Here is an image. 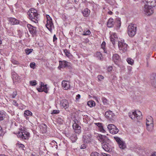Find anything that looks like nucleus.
I'll list each match as a JSON object with an SVG mask.
<instances>
[{
	"label": "nucleus",
	"instance_id": "f257e3e1",
	"mask_svg": "<svg viewBox=\"0 0 156 156\" xmlns=\"http://www.w3.org/2000/svg\"><path fill=\"white\" fill-rule=\"evenodd\" d=\"M144 4L143 10L147 15H150L154 12L153 7L156 5L155 0H144Z\"/></svg>",
	"mask_w": 156,
	"mask_h": 156
},
{
	"label": "nucleus",
	"instance_id": "f03ea898",
	"mask_svg": "<svg viewBox=\"0 0 156 156\" xmlns=\"http://www.w3.org/2000/svg\"><path fill=\"white\" fill-rule=\"evenodd\" d=\"M27 14L30 20L36 23H38L39 20V15L36 10L33 8L30 9L27 12Z\"/></svg>",
	"mask_w": 156,
	"mask_h": 156
},
{
	"label": "nucleus",
	"instance_id": "7ed1b4c3",
	"mask_svg": "<svg viewBox=\"0 0 156 156\" xmlns=\"http://www.w3.org/2000/svg\"><path fill=\"white\" fill-rule=\"evenodd\" d=\"M137 27L135 24H130L127 28L128 34L130 37H133L136 34Z\"/></svg>",
	"mask_w": 156,
	"mask_h": 156
},
{
	"label": "nucleus",
	"instance_id": "20e7f679",
	"mask_svg": "<svg viewBox=\"0 0 156 156\" xmlns=\"http://www.w3.org/2000/svg\"><path fill=\"white\" fill-rule=\"evenodd\" d=\"M129 116L132 119H140L142 116L141 113L139 111H134L129 113Z\"/></svg>",
	"mask_w": 156,
	"mask_h": 156
},
{
	"label": "nucleus",
	"instance_id": "39448f33",
	"mask_svg": "<svg viewBox=\"0 0 156 156\" xmlns=\"http://www.w3.org/2000/svg\"><path fill=\"white\" fill-rule=\"evenodd\" d=\"M30 133L25 130H21L19 132L17 136L22 140L28 139L30 136Z\"/></svg>",
	"mask_w": 156,
	"mask_h": 156
},
{
	"label": "nucleus",
	"instance_id": "423d86ee",
	"mask_svg": "<svg viewBox=\"0 0 156 156\" xmlns=\"http://www.w3.org/2000/svg\"><path fill=\"white\" fill-rule=\"evenodd\" d=\"M107 128L110 133L113 134L117 133L119 131V130L117 127L113 124L108 125Z\"/></svg>",
	"mask_w": 156,
	"mask_h": 156
},
{
	"label": "nucleus",
	"instance_id": "0eeeda50",
	"mask_svg": "<svg viewBox=\"0 0 156 156\" xmlns=\"http://www.w3.org/2000/svg\"><path fill=\"white\" fill-rule=\"evenodd\" d=\"M114 138L117 143L119 147L121 149H124L126 147V144L120 138L118 137H114Z\"/></svg>",
	"mask_w": 156,
	"mask_h": 156
},
{
	"label": "nucleus",
	"instance_id": "6e6552de",
	"mask_svg": "<svg viewBox=\"0 0 156 156\" xmlns=\"http://www.w3.org/2000/svg\"><path fill=\"white\" fill-rule=\"evenodd\" d=\"M118 47L120 50L122 52L126 51L127 49V45L124 41L118 42Z\"/></svg>",
	"mask_w": 156,
	"mask_h": 156
},
{
	"label": "nucleus",
	"instance_id": "1a4fd4ad",
	"mask_svg": "<svg viewBox=\"0 0 156 156\" xmlns=\"http://www.w3.org/2000/svg\"><path fill=\"white\" fill-rule=\"evenodd\" d=\"M40 85V87L37 88L38 91L39 92L44 91L46 93H48V89L47 87V84H44L43 82H41Z\"/></svg>",
	"mask_w": 156,
	"mask_h": 156
},
{
	"label": "nucleus",
	"instance_id": "9d476101",
	"mask_svg": "<svg viewBox=\"0 0 156 156\" xmlns=\"http://www.w3.org/2000/svg\"><path fill=\"white\" fill-rule=\"evenodd\" d=\"M97 136V139L101 143V144L107 142L108 140V137L105 136L98 134Z\"/></svg>",
	"mask_w": 156,
	"mask_h": 156
},
{
	"label": "nucleus",
	"instance_id": "9b49d317",
	"mask_svg": "<svg viewBox=\"0 0 156 156\" xmlns=\"http://www.w3.org/2000/svg\"><path fill=\"white\" fill-rule=\"evenodd\" d=\"M105 116L106 118L109 119L111 121L113 120L115 115L112 111H109L106 112Z\"/></svg>",
	"mask_w": 156,
	"mask_h": 156
},
{
	"label": "nucleus",
	"instance_id": "f8f14e48",
	"mask_svg": "<svg viewBox=\"0 0 156 156\" xmlns=\"http://www.w3.org/2000/svg\"><path fill=\"white\" fill-rule=\"evenodd\" d=\"M59 65L58 67L59 69L66 67L70 66V64L66 61H59Z\"/></svg>",
	"mask_w": 156,
	"mask_h": 156
},
{
	"label": "nucleus",
	"instance_id": "ddd939ff",
	"mask_svg": "<svg viewBox=\"0 0 156 156\" xmlns=\"http://www.w3.org/2000/svg\"><path fill=\"white\" fill-rule=\"evenodd\" d=\"M27 26L28 28L29 32L31 34H35L37 33L36 28V27H34L30 24H27Z\"/></svg>",
	"mask_w": 156,
	"mask_h": 156
},
{
	"label": "nucleus",
	"instance_id": "4468645a",
	"mask_svg": "<svg viewBox=\"0 0 156 156\" xmlns=\"http://www.w3.org/2000/svg\"><path fill=\"white\" fill-rule=\"evenodd\" d=\"M110 39L113 44L114 45L115 43L118 41V37L116 34L113 33V34L110 36Z\"/></svg>",
	"mask_w": 156,
	"mask_h": 156
},
{
	"label": "nucleus",
	"instance_id": "2eb2a0df",
	"mask_svg": "<svg viewBox=\"0 0 156 156\" xmlns=\"http://www.w3.org/2000/svg\"><path fill=\"white\" fill-rule=\"evenodd\" d=\"M47 24H46V27L48 30L51 31L52 30V28L54 27L52 20H47Z\"/></svg>",
	"mask_w": 156,
	"mask_h": 156
},
{
	"label": "nucleus",
	"instance_id": "dca6fc26",
	"mask_svg": "<svg viewBox=\"0 0 156 156\" xmlns=\"http://www.w3.org/2000/svg\"><path fill=\"white\" fill-rule=\"evenodd\" d=\"M9 24L12 25L18 24L19 23L18 20L14 18H9Z\"/></svg>",
	"mask_w": 156,
	"mask_h": 156
},
{
	"label": "nucleus",
	"instance_id": "f3484780",
	"mask_svg": "<svg viewBox=\"0 0 156 156\" xmlns=\"http://www.w3.org/2000/svg\"><path fill=\"white\" fill-rule=\"evenodd\" d=\"M62 87L64 90H67L70 87L69 82L66 80H63L62 82Z\"/></svg>",
	"mask_w": 156,
	"mask_h": 156
},
{
	"label": "nucleus",
	"instance_id": "a211bd4d",
	"mask_svg": "<svg viewBox=\"0 0 156 156\" xmlns=\"http://www.w3.org/2000/svg\"><path fill=\"white\" fill-rule=\"evenodd\" d=\"M60 104L65 109L68 108L69 107L68 101L66 99H63L60 102Z\"/></svg>",
	"mask_w": 156,
	"mask_h": 156
},
{
	"label": "nucleus",
	"instance_id": "6ab92c4d",
	"mask_svg": "<svg viewBox=\"0 0 156 156\" xmlns=\"http://www.w3.org/2000/svg\"><path fill=\"white\" fill-rule=\"evenodd\" d=\"M73 127L76 133H79L80 132V127L77 123L75 122L73 125Z\"/></svg>",
	"mask_w": 156,
	"mask_h": 156
},
{
	"label": "nucleus",
	"instance_id": "aec40b11",
	"mask_svg": "<svg viewBox=\"0 0 156 156\" xmlns=\"http://www.w3.org/2000/svg\"><path fill=\"white\" fill-rule=\"evenodd\" d=\"M150 124H153V120L152 117L150 116H148L146 119V125L148 126Z\"/></svg>",
	"mask_w": 156,
	"mask_h": 156
},
{
	"label": "nucleus",
	"instance_id": "412c9836",
	"mask_svg": "<svg viewBox=\"0 0 156 156\" xmlns=\"http://www.w3.org/2000/svg\"><path fill=\"white\" fill-rule=\"evenodd\" d=\"M94 124L95 125L97 126H98L99 128V130H100V131L102 133H105V130L104 129L103 126L102 125V123H100V122H98V123H95Z\"/></svg>",
	"mask_w": 156,
	"mask_h": 156
},
{
	"label": "nucleus",
	"instance_id": "4be33fe9",
	"mask_svg": "<svg viewBox=\"0 0 156 156\" xmlns=\"http://www.w3.org/2000/svg\"><path fill=\"white\" fill-rule=\"evenodd\" d=\"M109 144L107 143V142L102 144V147L103 149L106 151H109L110 147H109Z\"/></svg>",
	"mask_w": 156,
	"mask_h": 156
},
{
	"label": "nucleus",
	"instance_id": "5701e85b",
	"mask_svg": "<svg viewBox=\"0 0 156 156\" xmlns=\"http://www.w3.org/2000/svg\"><path fill=\"white\" fill-rule=\"evenodd\" d=\"M119 56L117 54H115L113 55L112 59L115 64H117V63L118 61H119Z\"/></svg>",
	"mask_w": 156,
	"mask_h": 156
},
{
	"label": "nucleus",
	"instance_id": "b1692460",
	"mask_svg": "<svg viewBox=\"0 0 156 156\" xmlns=\"http://www.w3.org/2000/svg\"><path fill=\"white\" fill-rule=\"evenodd\" d=\"M113 20V19L112 18H110L108 20L107 23L108 27H112L113 26L114 24Z\"/></svg>",
	"mask_w": 156,
	"mask_h": 156
},
{
	"label": "nucleus",
	"instance_id": "393cba45",
	"mask_svg": "<svg viewBox=\"0 0 156 156\" xmlns=\"http://www.w3.org/2000/svg\"><path fill=\"white\" fill-rule=\"evenodd\" d=\"M12 78L13 80H15L16 82H19L20 81V77L16 73H14L13 75Z\"/></svg>",
	"mask_w": 156,
	"mask_h": 156
},
{
	"label": "nucleus",
	"instance_id": "a878e982",
	"mask_svg": "<svg viewBox=\"0 0 156 156\" xmlns=\"http://www.w3.org/2000/svg\"><path fill=\"white\" fill-rule=\"evenodd\" d=\"M90 10L88 9H85L82 11V13L85 17L88 16L90 13Z\"/></svg>",
	"mask_w": 156,
	"mask_h": 156
},
{
	"label": "nucleus",
	"instance_id": "bb28decb",
	"mask_svg": "<svg viewBox=\"0 0 156 156\" xmlns=\"http://www.w3.org/2000/svg\"><path fill=\"white\" fill-rule=\"evenodd\" d=\"M47 127V126L45 124H43L41 126L40 129L43 133H44L46 132Z\"/></svg>",
	"mask_w": 156,
	"mask_h": 156
},
{
	"label": "nucleus",
	"instance_id": "cd10ccee",
	"mask_svg": "<svg viewBox=\"0 0 156 156\" xmlns=\"http://www.w3.org/2000/svg\"><path fill=\"white\" fill-rule=\"evenodd\" d=\"M95 56L98 59L101 60L102 59V57L101 54L99 52H97L95 54Z\"/></svg>",
	"mask_w": 156,
	"mask_h": 156
},
{
	"label": "nucleus",
	"instance_id": "c85d7f7f",
	"mask_svg": "<svg viewBox=\"0 0 156 156\" xmlns=\"http://www.w3.org/2000/svg\"><path fill=\"white\" fill-rule=\"evenodd\" d=\"M64 52L65 53L66 55L69 58H71L72 57V55L70 53L69 50L66 49L64 50Z\"/></svg>",
	"mask_w": 156,
	"mask_h": 156
},
{
	"label": "nucleus",
	"instance_id": "c756f323",
	"mask_svg": "<svg viewBox=\"0 0 156 156\" xmlns=\"http://www.w3.org/2000/svg\"><path fill=\"white\" fill-rule=\"evenodd\" d=\"M147 126V129L149 131H152L154 128V124H150Z\"/></svg>",
	"mask_w": 156,
	"mask_h": 156
},
{
	"label": "nucleus",
	"instance_id": "7c9ffc66",
	"mask_svg": "<svg viewBox=\"0 0 156 156\" xmlns=\"http://www.w3.org/2000/svg\"><path fill=\"white\" fill-rule=\"evenodd\" d=\"M87 105L90 107H91L95 105V103L94 101H90L87 102Z\"/></svg>",
	"mask_w": 156,
	"mask_h": 156
},
{
	"label": "nucleus",
	"instance_id": "2f4dec72",
	"mask_svg": "<svg viewBox=\"0 0 156 156\" xmlns=\"http://www.w3.org/2000/svg\"><path fill=\"white\" fill-rule=\"evenodd\" d=\"M5 116V114L4 112L0 111V121L3 120Z\"/></svg>",
	"mask_w": 156,
	"mask_h": 156
},
{
	"label": "nucleus",
	"instance_id": "473e14b6",
	"mask_svg": "<svg viewBox=\"0 0 156 156\" xmlns=\"http://www.w3.org/2000/svg\"><path fill=\"white\" fill-rule=\"evenodd\" d=\"M101 99L104 105H107L108 104V101L105 97H102Z\"/></svg>",
	"mask_w": 156,
	"mask_h": 156
},
{
	"label": "nucleus",
	"instance_id": "72a5a7b5",
	"mask_svg": "<svg viewBox=\"0 0 156 156\" xmlns=\"http://www.w3.org/2000/svg\"><path fill=\"white\" fill-rule=\"evenodd\" d=\"M32 114V113L29 110L25 111L24 113L25 116H31Z\"/></svg>",
	"mask_w": 156,
	"mask_h": 156
},
{
	"label": "nucleus",
	"instance_id": "f704fd0d",
	"mask_svg": "<svg viewBox=\"0 0 156 156\" xmlns=\"http://www.w3.org/2000/svg\"><path fill=\"white\" fill-rule=\"evenodd\" d=\"M127 61L129 64L131 65H133V60L129 58H127Z\"/></svg>",
	"mask_w": 156,
	"mask_h": 156
},
{
	"label": "nucleus",
	"instance_id": "c9c22d12",
	"mask_svg": "<svg viewBox=\"0 0 156 156\" xmlns=\"http://www.w3.org/2000/svg\"><path fill=\"white\" fill-rule=\"evenodd\" d=\"M33 51L32 49H27L25 50V52L27 55L29 54Z\"/></svg>",
	"mask_w": 156,
	"mask_h": 156
},
{
	"label": "nucleus",
	"instance_id": "e433bc0d",
	"mask_svg": "<svg viewBox=\"0 0 156 156\" xmlns=\"http://www.w3.org/2000/svg\"><path fill=\"white\" fill-rule=\"evenodd\" d=\"M83 35H88L90 34V32L89 30H87L86 31H84L83 32Z\"/></svg>",
	"mask_w": 156,
	"mask_h": 156
},
{
	"label": "nucleus",
	"instance_id": "4c0bfd02",
	"mask_svg": "<svg viewBox=\"0 0 156 156\" xmlns=\"http://www.w3.org/2000/svg\"><path fill=\"white\" fill-rule=\"evenodd\" d=\"M30 84L31 86H35L37 84L36 81V80L30 81Z\"/></svg>",
	"mask_w": 156,
	"mask_h": 156
},
{
	"label": "nucleus",
	"instance_id": "58836bf2",
	"mask_svg": "<svg viewBox=\"0 0 156 156\" xmlns=\"http://www.w3.org/2000/svg\"><path fill=\"white\" fill-rule=\"evenodd\" d=\"M100 154L96 152H93L91 154L90 156H100Z\"/></svg>",
	"mask_w": 156,
	"mask_h": 156
},
{
	"label": "nucleus",
	"instance_id": "ea45409f",
	"mask_svg": "<svg viewBox=\"0 0 156 156\" xmlns=\"http://www.w3.org/2000/svg\"><path fill=\"white\" fill-rule=\"evenodd\" d=\"M11 61L14 64L18 65L19 64L18 61L13 59L11 60Z\"/></svg>",
	"mask_w": 156,
	"mask_h": 156
},
{
	"label": "nucleus",
	"instance_id": "a19ab883",
	"mask_svg": "<svg viewBox=\"0 0 156 156\" xmlns=\"http://www.w3.org/2000/svg\"><path fill=\"white\" fill-rule=\"evenodd\" d=\"M88 138H87V140H86L85 139L84 141L85 142H86L87 143L89 142L90 141V138L91 137V135L90 134H89V135L88 136Z\"/></svg>",
	"mask_w": 156,
	"mask_h": 156
},
{
	"label": "nucleus",
	"instance_id": "79ce46f5",
	"mask_svg": "<svg viewBox=\"0 0 156 156\" xmlns=\"http://www.w3.org/2000/svg\"><path fill=\"white\" fill-rule=\"evenodd\" d=\"M104 77L101 75H99L98 76V79L99 81H102L104 79Z\"/></svg>",
	"mask_w": 156,
	"mask_h": 156
},
{
	"label": "nucleus",
	"instance_id": "37998d69",
	"mask_svg": "<svg viewBox=\"0 0 156 156\" xmlns=\"http://www.w3.org/2000/svg\"><path fill=\"white\" fill-rule=\"evenodd\" d=\"M105 41H103L102 42V44L101 45V48L103 49L104 50V51H105Z\"/></svg>",
	"mask_w": 156,
	"mask_h": 156
},
{
	"label": "nucleus",
	"instance_id": "c03bdc74",
	"mask_svg": "<svg viewBox=\"0 0 156 156\" xmlns=\"http://www.w3.org/2000/svg\"><path fill=\"white\" fill-rule=\"evenodd\" d=\"M152 84L154 86L156 84V75H155L154 77L153 83H152Z\"/></svg>",
	"mask_w": 156,
	"mask_h": 156
},
{
	"label": "nucleus",
	"instance_id": "a18cd8bd",
	"mask_svg": "<svg viewBox=\"0 0 156 156\" xmlns=\"http://www.w3.org/2000/svg\"><path fill=\"white\" fill-rule=\"evenodd\" d=\"M59 112V111L58 110H53L51 112V114H57Z\"/></svg>",
	"mask_w": 156,
	"mask_h": 156
},
{
	"label": "nucleus",
	"instance_id": "49530a36",
	"mask_svg": "<svg viewBox=\"0 0 156 156\" xmlns=\"http://www.w3.org/2000/svg\"><path fill=\"white\" fill-rule=\"evenodd\" d=\"M17 94V93L16 91L13 92V93L11 95L12 97V98H15Z\"/></svg>",
	"mask_w": 156,
	"mask_h": 156
},
{
	"label": "nucleus",
	"instance_id": "de8ad7c7",
	"mask_svg": "<svg viewBox=\"0 0 156 156\" xmlns=\"http://www.w3.org/2000/svg\"><path fill=\"white\" fill-rule=\"evenodd\" d=\"M17 145L19 146V147L21 148H23L24 147V146L23 144L17 143Z\"/></svg>",
	"mask_w": 156,
	"mask_h": 156
},
{
	"label": "nucleus",
	"instance_id": "09e8293b",
	"mask_svg": "<svg viewBox=\"0 0 156 156\" xmlns=\"http://www.w3.org/2000/svg\"><path fill=\"white\" fill-rule=\"evenodd\" d=\"M86 147V145L85 144H82L80 147L81 149H85Z\"/></svg>",
	"mask_w": 156,
	"mask_h": 156
},
{
	"label": "nucleus",
	"instance_id": "8fccbe9b",
	"mask_svg": "<svg viewBox=\"0 0 156 156\" xmlns=\"http://www.w3.org/2000/svg\"><path fill=\"white\" fill-rule=\"evenodd\" d=\"M100 156H111L110 155L105 153H101Z\"/></svg>",
	"mask_w": 156,
	"mask_h": 156
},
{
	"label": "nucleus",
	"instance_id": "3c124183",
	"mask_svg": "<svg viewBox=\"0 0 156 156\" xmlns=\"http://www.w3.org/2000/svg\"><path fill=\"white\" fill-rule=\"evenodd\" d=\"M12 104L14 105L17 106H18V104L15 100H13L12 102Z\"/></svg>",
	"mask_w": 156,
	"mask_h": 156
},
{
	"label": "nucleus",
	"instance_id": "603ef678",
	"mask_svg": "<svg viewBox=\"0 0 156 156\" xmlns=\"http://www.w3.org/2000/svg\"><path fill=\"white\" fill-rule=\"evenodd\" d=\"M30 66L31 68H34L35 66V63H31L30 64Z\"/></svg>",
	"mask_w": 156,
	"mask_h": 156
},
{
	"label": "nucleus",
	"instance_id": "864d4df0",
	"mask_svg": "<svg viewBox=\"0 0 156 156\" xmlns=\"http://www.w3.org/2000/svg\"><path fill=\"white\" fill-rule=\"evenodd\" d=\"M46 17L47 18V20H52L51 17L48 15H47Z\"/></svg>",
	"mask_w": 156,
	"mask_h": 156
},
{
	"label": "nucleus",
	"instance_id": "5fc2aeb1",
	"mask_svg": "<svg viewBox=\"0 0 156 156\" xmlns=\"http://www.w3.org/2000/svg\"><path fill=\"white\" fill-rule=\"evenodd\" d=\"M117 23L118 24H119V27H120L121 26V21H120V20H119V18H117Z\"/></svg>",
	"mask_w": 156,
	"mask_h": 156
},
{
	"label": "nucleus",
	"instance_id": "6e6d98bb",
	"mask_svg": "<svg viewBox=\"0 0 156 156\" xmlns=\"http://www.w3.org/2000/svg\"><path fill=\"white\" fill-rule=\"evenodd\" d=\"M80 94H77L76 97V100H77L80 99Z\"/></svg>",
	"mask_w": 156,
	"mask_h": 156
},
{
	"label": "nucleus",
	"instance_id": "4d7b16f0",
	"mask_svg": "<svg viewBox=\"0 0 156 156\" xmlns=\"http://www.w3.org/2000/svg\"><path fill=\"white\" fill-rule=\"evenodd\" d=\"M112 66H109L108 68V72H110L112 70Z\"/></svg>",
	"mask_w": 156,
	"mask_h": 156
},
{
	"label": "nucleus",
	"instance_id": "13d9d810",
	"mask_svg": "<svg viewBox=\"0 0 156 156\" xmlns=\"http://www.w3.org/2000/svg\"><path fill=\"white\" fill-rule=\"evenodd\" d=\"M57 38L56 37V35H54L53 38V41H55L57 40Z\"/></svg>",
	"mask_w": 156,
	"mask_h": 156
},
{
	"label": "nucleus",
	"instance_id": "bf43d9fd",
	"mask_svg": "<svg viewBox=\"0 0 156 156\" xmlns=\"http://www.w3.org/2000/svg\"><path fill=\"white\" fill-rule=\"evenodd\" d=\"M44 1L45 0H38L39 3L41 4L43 3L44 2Z\"/></svg>",
	"mask_w": 156,
	"mask_h": 156
},
{
	"label": "nucleus",
	"instance_id": "052dcab7",
	"mask_svg": "<svg viewBox=\"0 0 156 156\" xmlns=\"http://www.w3.org/2000/svg\"><path fill=\"white\" fill-rule=\"evenodd\" d=\"M151 156H156V152L152 154Z\"/></svg>",
	"mask_w": 156,
	"mask_h": 156
},
{
	"label": "nucleus",
	"instance_id": "680f3d73",
	"mask_svg": "<svg viewBox=\"0 0 156 156\" xmlns=\"http://www.w3.org/2000/svg\"><path fill=\"white\" fill-rule=\"evenodd\" d=\"M108 13L109 14L112 15V14L113 12L111 11H110L108 12Z\"/></svg>",
	"mask_w": 156,
	"mask_h": 156
},
{
	"label": "nucleus",
	"instance_id": "e2e57ef3",
	"mask_svg": "<svg viewBox=\"0 0 156 156\" xmlns=\"http://www.w3.org/2000/svg\"><path fill=\"white\" fill-rule=\"evenodd\" d=\"M2 43V41L0 40V44Z\"/></svg>",
	"mask_w": 156,
	"mask_h": 156
},
{
	"label": "nucleus",
	"instance_id": "0e129e2a",
	"mask_svg": "<svg viewBox=\"0 0 156 156\" xmlns=\"http://www.w3.org/2000/svg\"><path fill=\"white\" fill-rule=\"evenodd\" d=\"M154 86L155 87H156V85H155Z\"/></svg>",
	"mask_w": 156,
	"mask_h": 156
},
{
	"label": "nucleus",
	"instance_id": "69168bd1",
	"mask_svg": "<svg viewBox=\"0 0 156 156\" xmlns=\"http://www.w3.org/2000/svg\"><path fill=\"white\" fill-rule=\"evenodd\" d=\"M81 28V27H79V28Z\"/></svg>",
	"mask_w": 156,
	"mask_h": 156
},
{
	"label": "nucleus",
	"instance_id": "338daca9",
	"mask_svg": "<svg viewBox=\"0 0 156 156\" xmlns=\"http://www.w3.org/2000/svg\"><path fill=\"white\" fill-rule=\"evenodd\" d=\"M1 69V67L0 66V69Z\"/></svg>",
	"mask_w": 156,
	"mask_h": 156
},
{
	"label": "nucleus",
	"instance_id": "774afa93",
	"mask_svg": "<svg viewBox=\"0 0 156 156\" xmlns=\"http://www.w3.org/2000/svg\"><path fill=\"white\" fill-rule=\"evenodd\" d=\"M85 138H86V136H85Z\"/></svg>",
	"mask_w": 156,
	"mask_h": 156
}]
</instances>
